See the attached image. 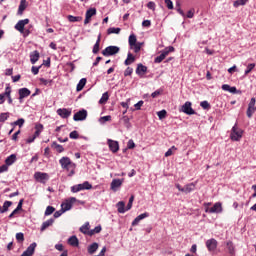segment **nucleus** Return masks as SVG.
<instances>
[{"label":"nucleus","instance_id":"nucleus-56","mask_svg":"<svg viewBox=\"0 0 256 256\" xmlns=\"http://www.w3.org/2000/svg\"><path fill=\"white\" fill-rule=\"evenodd\" d=\"M143 100H140L139 102H137L134 107L136 109V111H140L141 110V107H143Z\"/></svg>","mask_w":256,"mask_h":256},{"label":"nucleus","instance_id":"nucleus-16","mask_svg":"<svg viewBox=\"0 0 256 256\" xmlns=\"http://www.w3.org/2000/svg\"><path fill=\"white\" fill-rule=\"evenodd\" d=\"M18 93H19V101H23V99L31 95V90L28 88H21L19 89Z\"/></svg>","mask_w":256,"mask_h":256},{"label":"nucleus","instance_id":"nucleus-38","mask_svg":"<svg viewBox=\"0 0 256 256\" xmlns=\"http://www.w3.org/2000/svg\"><path fill=\"white\" fill-rule=\"evenodd\" d=\"M95 15H97V9L95 8H90L86 11V17H89L90 19Z\"/></svg>","mask_w":256,"mask_h":256},{"label":"nucleus","instance_id":"nucleus-54","mask_svg":"<svg viewBox=\"0 0 256 256\" xmlns=\"http://www.w3.org/2000/svg\"><path fill=\"white\" fill-rule=\"evenodd\" d=\"M69 137L70 139H79V133L74 130L69 134Z\"/></svg>","mask_w":256,"mask_h":256},{"label":"nucleus","instance_id":"nucleus-52","mask_svg":"<svg viewBox=\"0 0 256 256\" xmlns=\"http://www.w3.org/2000/svg\"><path fill=\"white\" fill-rule=\"evenodd\" d=\"M252 69H255V63H251L247 66V69L245 70V75H249Z\"/></svg>","mask_w":256,"mask_h":256},{"label":"nucleus","instance_id":"nucleus-40","mask_svg":"<svg viewBox=\"0 0 256 256\" xmlns=\"http://www.w3.org/2000/svg\"><path fill=\"white\" fill-rule=\"evenodd\" d=\"M227 249L230 255H235V246L233 245V242L231 241L227 242Z\"/></svg>","mask_w":256,"mask_h":256},{"label":"nucleus","instance_id":"nucleus-29","mask_svg":"<svg viewBox=\"0 0 256 256\" xmlns=\"http://www.w3.org/2000/svg\"><path fill=\"white\" fill-rule=\"evenodd\" d=\"M116 207L118 209V213H125L127 211V208H125V202L120 201L116 204Z\"/></svg>","mask_w":256,"mask_h":256},{"label":"nucleus","instance_id":"nucleus-32","mask_svg":"<svg viewBox=\"0 0 256 256\" xmlns=\"http://www.w3.org/2000/svg\"><path fill=\"white\" fill-rule=\"evenodd\" d=\"M80 231L84 235H89V233L91 232V230H89V222H86L84 225H82L80 227Z\"/></svg>","mask_w":256,"mask_h":256},{"label":"nucleus","instance_id":"nucleus-62","mask_svg":"<svg viewBox=\"0 0 256 256\" xmlns=\"http://www.w3.org/2000/svg\"><path fill=\"white\" fill-rule=\"evenodd\" d=\"M40 83H42V85H51V80L40 78Z\"/></svg>","mask_w":256,"mask_h":256},{"label":"nucleus","instance_id":"nucleus-19","mask_svg":"<svg viewBox=\"0 0 256 256\" xmlns=\"http://www.w3.org/2000/svg\"><path fill=\"white\" fill-rule=\"evenodd\" d=\"M210 213H223V205L221 202H216L213 207L210 208Z\"/></svg>","mask_w":256,"mask_h":256},{"label":"nucleus","instance_id":"nucleus-53","mask_svg":"<svg viewBox=\"0 0 256 256\" xmlns=\"http://www.w3.org/2000/svg\"><path fill=\"white\" fill-rule=\"evenodd\" d=\"M2 95H4V99H5V97H11V87H9V86H7L6 88H5V93H2Z\"/></svg>","mask_w":256,"mask_h":256},{"label":"nucleus","instance_id":"nucleus-51","mask_svg":"<svg viewBox=\"0 0 256 256\" xmlns=\"http://www.w3.org/2000/svg\"><path fill=\"white\" fill-rule=\"evenodd\" d=\"M16 240L19 241V243H22V241H25V236L23 233L19 232L16 234Z\"/></svg>","mask_w":256,"mask_h":256},{"label":"nucleus","instance_id":"nucleus-9","mask_svg":"<svg viewBox=\"0 0 256 256\" xmlns=\"http://www.w3.org/2000/svg\"><path fill=\"white\" fill-rule=\"evenodd\" d=\"M43 131V126L42 124H36L35 126V133L33 136L29 137L26 140V143H33V141H35V139H37V137H39V135H41V132Z\"/></svg>","mask_w":256,"mask_h":256},{"label":"nucleus","instance_id":"nucleus-47","mask_svg":"<svg viewBox=\"0 0 256 256\" xmlns=\"http://www.w3.org/2000/svg\"><path fill=\"white\" fill-rule=\"evenodd\" d=\"M157 116L160 120L165 119V117H167V110H161L157 112Z\"/></svg>","mask_w":256,"mask_h":256},{"label":"nucleus","instance_id":"nucleus-13","mask_svg":"<svg viewBox=\"0 0 256 256\" xmlns=\"http://www.w3.org/2000/svg\"><path fill=\"white\" fill-rule=\"evenodd\" d=\"M107 144L112 153H117V151H119V142L112 139H108Z\"/></svg>","mask_w":256,"mask_h":256},{"label":"nucleus","instance_id":"nucleus-28","mask_svg":"<svg viewBox=\"0 0 256 256\" xmlns=\"http://www.w3.org/2000/svg\"><path fill=\"white\" fill-rule=\"evenodd\" d=\"M68 243L69 245H71L72 247H77L79 245V239L77 238V236H71L68 239Z\"/></svg>","mask_w":256,"mask_h":256},{"label":"nucleus","instance_id":"nucleus-64","mask_svg":"<svg viewBox=\"0 0 256 256\" xmlns=\"http://www.w3.org/2000/svg\"><path fill=\"white\" fill-rule=\"evenodd\" d=\"M142 27H151V20H144L142 22Z\"/></svg>","mask_w":256,"mask_h":256},{"label":"nucleus","instance_id":"nucleus-6","mask_svg":"<svg viewBox=\"0 0 256 256\" xmlns=\"http://www.w3.org/2000/svg\"><path fill=\"white\" fill-rule=\"evenodd\" d=\"M119 51L120 48L118 46H108L102 51V55H104V57H111L112 55H117Z\"/></svg>","mask_w":256,"mask_h":256},{"label":"nucleus","instance_id":"nucleus-8","mask_svg":"<svg viewBox=\"0 0 256 256\" xmlns=\"http://www.w3.org/2000/svg\"><path fill=\"white\" fill-rule=\"evenodd\" d=\"M34 179L38 181V183H47L49 181V174L45 172H35Z\"/></svg>","mask_w":256,"mask_h":256},{"label":"nucleus","instance_id":"nucleus-45","mask_svg":"<svg viewBox=\"0 0 256 256\" xmlns=\"http://www.w3.org/2000/svg\"><path fill=\"white\" fill-rule=\"evenodd\" d=\"M12 125L22 127L23 125H25V119L19 118L17 121L13 122Z\"/></svg>","mask_w":256,"mask_h":256},{"label":"nucleus","instance_id":"nucleus-10","mask_svg":"<svg viewBox=\"0 0 256 256\" xmlns=\"http://www.w3.org/2000/svg\"><path fill=\"white\" fill-rule=\"evenodd\" d=\"M125 179H113L110 184V189L114 192L119 191L120 187L123 185Z\"/></svg>","mask_w":256,"mask_h":256},{"label":"nucleus","instance_id":"nucleus-61","mask_svg":"<svg viewBox=\"0 0 256 256\" xmlns=\"http://www.w3.org/2000/svg\"><path fill=\"white\" fill-rule=\"evenodd\" d=\"M128 149H135V142L133 140H129L127 143Z\"/></svg>","mask_w":256,"mask_h":256},{"label":"nucleus","instance_id":"nucleus-33","mask_svg":"<svg viewBox=\"0 0 256 256\" xmlns=\"http://www.w3.org/2000/svg\"><path fill=\"white\" fill-rule=\"evenodd\" d=\"M85 85H87V79L86 78H82L79 83L77 84L76 90L77 91H83V87H85Z\"/></svg>","mask_w":256,"mask_h":256},{"label":"nucleus","instance_id":"nucleus-57","mask_svg":"<svg viewBox=\"0 0 256 256\" xmlns=\"http://www.w3.org/2000/svg\"><path fill=\"white\" fill-rule=\"evenodd\" d=\"M63 213H65V212H64L63 209L61 208V210L56 211V212L54 213V218H55V219H59V217H61V216L63 215Z\"/></svg>","mask_w":256,"mask_h":256},{"label":"nucleus","instance_id":"nucleus-50","mask_svg":"<svg viewBox=\"0 0 256 256\" xmlns=\"http://www.w3.org/2000/svg\"><path fill=\"white\" fill-rule=\"evenodd\" d=\"M200 107H202V109H211V105L209 104L208 101H202L200 103Z\"/></svg>","mask_w":256,"mask_h":256},{"label":"nucleus","instance_id":"nucleus-63","mask_svg":"<svg viewBox=\"0 0 256 256\" xmlns=\"http://www.w3.org/2000/svg\"><path fill=\"white\" fill-rule=\"evenodd\" d=\"M165 4L168 9H173V1L165 0Z\"/></svg>","mask_w":256,"mask_h":256},{"label":"nucleus","instance_id":"nucleus-2","mask_svg":"<svg viewBox=\"0 0 256 256\" xmlns=\"http://www.w3.org/2000/svg\"><path fill=\"white\" fill-rule=\"evenodd\" d=\"M93 189V185H91V183H89V181H85L82 184H77L71 187V192L72 193H79V191H89Z\"/></svg>","mask_w":256,"mask_h":256},{"label":"nucleus","instance_id":"nucleus-37","mask_svg":"<svg viewBox=\"0 0 256 256\" xmlns=\"http://www.w3.org/2000/svg\"><path fill=\"white\" fill-rule=\"evenodd\" d=\"M100 231H102V227L101 225H98L94 229L90 230L89 236L93 237V235H97V233H99Z\"/></svg>","mask_w":256,"mask_h":256},{"label":"nucleus","instance_id":"nucleus-14","mask_svg":"<svg viewBox=\"0 0 256 256\" xmlns=\"http://www.w3.org/2000/svg\"><path fill=\"white\" fill-rule=\"evenodd\" d=\"M182 112L186 115H195V110L191 107V102H185V104L182 106Z\"/></svg>","mask_w":256,"mask_h":256},{"label":"nucleus","instance_id":"nucleus-21","mask_svg":"<svg viewBox=\"0 0 256 256\" xmlns=\"http://www.w3.org/2000/svg\"><path fill=\"white\" fill-rule=\"evenodd\" d=\"M53 223H55V220L53 218L48 219L47 221L42 223V226L40 228V231H45L46 229H48V227H51V225H53Z\"/></svg>","mask_w":256,"mask_h":256},{"label":"nucleus","instance_id":"nucleus-46","mask_svg":"<svg viewBox=\"0 0 256 256\" xmlns=\"http://www.w3.org/2000/svg\"><path fill=\"white\" fill-rule=\"evenodd\" d=\"M7 119H9V113H1L0 114V123H5V121H7Z\"/></svg>","mask_w":256,"mask_h":256},{"label":"nucleus","instance_id":"nucleus-5","mask_svg":"<svg viewBox=\"0 0 256 256\" xmlns=\"http://www.w3.org/2000/svg\"><path fill=\"white\" fill-rule=\"evenodd\" d=\"M173 51H175L173 46L166 47L164 50H162L161 54L155 58L154 63H161L163 60H165V57H167L169 53H173Z\"/></svg>","mask_w":256,"mask_h":256},{"label":"nucleus","instance_id":"nucleus-60","mask_svg":"<svg viewBox=\"0 0 256 256\" xmlns=\"http://www.w3.org/2000/svg\"><path fill=\"white\" fill-rule=\"evenodd\" d=\"M107 121H111V116H103L100 118V123H107Z\"/></svg>","mask_w":256,"mask_h":256},{"label":"nucleus","instance_id":"nucleus-30","mask_svg":"<svg viewBox=\"0 0 256 256\" xmlns=\"http://www.w3.org/2000/svg\"><path fill=\"white\" fill-rule=\"evenodd\" d=\"M61 207H62V211L65 213L66 211H71L73 206L68 200H66L61 204Z\"/></svg>","mask_w":256,"mask_h":256},{"label":"nucleus","instance_id":"nucleus-26","mask_svg":"<svg viewBox=\"0 0 256 256\" xmlns=\"http://www.w3.org/2000/svg\"><path fill=\"white\" fill-rule=\"evenodd\" d=\"M67 19L70 23H79V21H83V17L81 16L68 15Z\"/></svg>","mask_w":256,"mask_h":256},{"label":"nucleus","instance_id":"nucleus-49","mask_svg":"<svg viewBox=\"0 0 256 256\" xmlns=\"http://www.w3.org/2000/svg\"><path fill=\"white\" fill-rule=\"evenodd\" d=\"M133 75V68L127 67L126 70L124 71V77H129Z\"/></svg>","mask_w":256,"mask_h":256},{"label":"nucleus","instance_id":"nucleus-15","mask_svg":"<svg viewBox=\"0 0 256 256\" xmlns=\"http://www.w3.org/2000/svg\"><path fill=\"white\" fill-rule=\"evenodd\" d=\"M36 247H37V243L33 242L32 244H30L28 246L26 251H24L21 256H32L33 253H35V248Z\"/></svg>","mask_w":256,"mask_h":256},{"label":"nucleus","instance_id":"nucleus-22","mask_svg":"<svg viewBox=\"0 0 256 256\" xmlns=\"http://www.w3.org/2000/svg\"><path fill=\"white\" fill-rule=\"evenodd\" d=\"M27 0H21L19 7H18V15H23V11H25V9H27Z\"/></svg>","mask_w":256,"mask_h":256},{"label":"nucleus","instance_id":"nucleus-12","mask_svg":"<svg viewBox=\"0 0 256 256\" xmlns=\"http://www.w3.org/2000/svg\"><path fill=\"white\" fill-rule=\"evenodd\" d=\"M57 115L62 117V119H69V117H71V109L59 108L57 110Z\"/></svg>","mask_w":256,"mask_h":256},{"label":"nucleus","instance_id":"nucleus-43","mask_svg":"<svg viewBox=\"0 0 256 256\" xmlns=\"http://www.w3.org/2000/svg\"><path fill=\"white\" fill-rule=\"evenodd\" d=\"M143 43L141 42H136L131 49H134V53H139L141 51Z\"/></svg>","mask_w":256,"mask_h":256},{"label":"nucleus","instance_id":"nucleus-20","mask_svg":"<svg viewBox=\"0 0 256 256\" xmlns=\"http://www.w3.org/2000/svg\"><path fill=\"white\" fill-rule=\"evenodd\" d=\"M39 51L35 50L32 53H30V62L32 65H35L39 61Z\"/></svg>","mask_w":256,"mask_h":256},{"label":"nucleus","instance_id":"nucleus-34","mask_svg":"<svg viewBox=\"0 0 256 256\" xmlns=\"http://www.w3.org/2000/svg\"><path fill=\"white\" fill-rule=\"evenodd\" d=\"M107 101H109V93L105 92L104 94H102V97L100 98L99 103L100 105H105Z\"/></svg>","mask_w":256,"mask_h":256},{"label":"nucleus","instance_id":"nucleus-35","mask_svg":"<svg viewBox=\"0 0 256 256\" xmlns=\"http://www.w3.org/2000/svg\"><path fill=\"white\" fill-rule=\"evenodd\" d=\"M108 35H119V33H121V28H115V27H111L107 30Z\"/></svg>","mask_w":256,"mask_h":256},{"label":"nucleus","instance_id":"nucleus-42","mask_svg":"<svg viewBox=\"0 0 256 256\" xmlns=\"http://www.w3.org/2000/svg\"><path fill=\"white\" fill-rule=\"evenodd\" d=\"M52 147H54L58 153H63L65 151V148H63L60 144H57V142H53Z\"/></svg>","mask_w":256,"mask_h":256},{"label":"nucleus","instance_id":"nucleus-41","mask_svg":"<svg viewBox=\"0 0 256 256\" xmlns=\"http://www.w3.org/2000/svg\"><path fill=\"white\" fill-rule=\"evenodd\" d=\"M129 45L130 47H133L136 43H137V36H135L134 34H131L129 36Z\"/></svg>","mask_w":256,"mask_h":256},{"label":"nucleus","instance_id":"nucleus-1","mask_svg":"<svg viewBox=\"0 0 256 256\" xmlns=\"http://www.w3.org/2000/svg\"><path fill=\"white\" fill-rule=\"evenodd\" d=\"M25 25H29V19L26 18L24 20H19L17 24L15 25L16 31H19L24 37H28V35L31 33L29 30H25Z\"/></svg>","mask_w":256,"mask_h":256},{"label":"nucleus","instance_id":"nucleus-27","mask_svg":"<svg viewBox=\"0 0 256 256\" xmlns=\"http://www.w3.org/2000/svg\"><path fill=\"white\" fill-rule=\"evenodd\" d=\"M17 161V156L15 154H11L9 157L6 158L5 163L8 165H13Z\"/></svg>","mask_w":256,"mask_h":256},{"label":"nucleus","instance_id":"nucleus-48","mask_svg":"<svg viewBox=\"0 0 256 256\" xmlns=\"http://www.w3.org/2000/svg\"><path fill=\"white\" fill-rule=\"evenodd\" d=\"M173 151H177V147L172 146L171 148H169L165 153V157H171V155H173Z\"/></svg>","mask_w":256,"mask_h":256},{"label":"nucleus","instance_id":"nucleus-59","mask_svg":"<svg viewBox=\"0 0 256 256\" xmlns=\"http://www.w3.org/2000/svg\"><path fill=\"white\" fill-rule=\"evenodd\" d=\"M39 69H41V67L32 66L31 72L33 75H39Z\"/></svg>","mask_w":256,"mask_h":256},{"label":"nucleus","instance_id":"nucleus-24","mask_svg":"<svg viewBox=\"0 0 256 256\" xmlns=\"http://www.w3.org/2000/svg\"><path fill=\"white\" fill-rule=\"evenodd\" d=\"M146 73H147V66H144L143 64H138L136 68V74L145 75Z\"/></svg>","mask_w":256,"mask_h":256},{"label":"nucleus","instance_id":"nucleus-3","mask_svg":"<svg viewBox=\"0 0 256 256\" xmlns=\"http://www.w3.org/2000/svg\"><path fill=\"white\" fill-rule=\"evenodd\" d=\"M59 163L62 167V169H65L66 171H70V169H75L76 165L71 161V158L69 157H62L59 160Z\"/></svg>","mask_w":256,"mask_h":256},{"label":"nucleus","instance_id":"nucleus-31","mask_svg":"<svg viewBox=\"0 0 256 256\" xmlns=\"http://www.w3.org/2000/svg\"><path fill=\"white\" fill-rule=\"evenodd\" d=\"M100 43H101V34L98 35L97 41H96V43H95V45L93 47V50H92V52L95 55H97V53H99V45H100Z\"/></svg>","mask_w":256,"mask_h":256},{"label":"nucleus","instance_id":"nucleus-58","mask_svg":"<svg viewBox=\"0 0 256 256\" xmlns=\"http://www.w3.org/2000/svg\"><path fill=\"white\" fill-rule=\"evenodd\" d=\"M6 171H9V166L7 164L0 166V173H6Z\"/></svg>","mask_w":256,"mask_h":256},{"label":"nucleus","instance_id":"nucleus-18","mask_svg":"<svg viewBox=\"0 0 256 256\" xmlns=\"http://www.w3.org/2000/svg\"><path fill=\"white\" fill-rule=\"evenodd\" d=\"M206 247L208 251H215L217 249V240L209 239L206 241Z\"/></svg>","mask_w":256,"mask_h":256},{"label":"nucleus","instance_id":"nucleus-39","mask_svg":"<svg viewBox=\"0 0 256 256\" xmlns=\"http://www.w3.org/2000/svg\"><path fill=\"white\" fill-rule=\"evenodd\" d=\"M247 3H249V0H236L233 3L234 7H241V5H247Z\"/></svg>","mask_w":256,"mask_h":256},{"label":"nucleus","instance_id":"nucleus-17","mask_svg":"<svg viewBox=\"0 0 256 256\" xmlns=\"http://www.w3.org/2000/svg\"><path fill=\"white\" fill-rule=\"evenodd\" d=\"M147 217H149V213H147V212L138 215V216L132 221V227H136V225H139V222L143 221V219H147Z\"/></svg>","mask_w":256,"mask_h":256},{"label":"nucleus","instance_id":"nucleus-44","mask_svg":"<svg viewBox=\"0 0 256 256\" xmlns=\"http://www.w3.org/2000/svg\"><path fill=\"white\" fill-rule=\"evenodd\" d=\"M53 213H55V207L53 206H48L45 210V215L49 216V215H53Z\"/></svg>","mask_w":256,"mask_h":256},{"label":"nucleus","instance_id":"nucleus-23","mask_svg":"<svg viewBox=\"0 0 256 256\" xmlns=\"http://www.w3.org/2000/svg\"><path fill=\"white\" fill-rule=\"evenodd\" d=\"M191 191H195V183H189V184H186L184 187H183V191L182 193H191Z\"/></svg>","mask_w":256,"mask_h":256},{"label":"nucleus","instance_id":"nucleus-4","mask_svg":"<svg viewBox=\"0 0 256 256\" xmlns=\"http://www.w3.org/2000/svg\"><path fill=\"white\" fill-rule=\"evenodd\" d=\"M243 137V131L237 127V124H235L232 127L230 138L232 141H241V138Z\"/></svg>","mask_w":256,"mask_h":256},{"label":"nucleus","instance_id":"nucleus-7","mask_svg":"<svg viewBox=\"0 0 256 256\" xmlns=\"http://www.w3.org/2000/svg\"><path fill=\"white\" fill-rule=\"evenodd\" d=\"M255 103H256V99L255 98H251L249 104H248V108L246 111V115L248 119H251V117H253V114L256 113V107H255Z\"/></svg>","mask_w":256,"mask_h":256},{"label":"nucleus","instance_id":"nucleus-36","mask_svg":"<svg viewBox=\"0 0 256 256\" xmlns=\"http://www.w3.org/2000/svg\"><path fill=\"white\" fill-rule=\"evenodd\" d=\"M13 205V202L11 201H5L2 208V213H7L9 211V208Z\"/></svg>","mask_w":256,"mask_h":256},{"label":"nucleus","instance_id":"nucleus-25","mask_svg":"<svg viewBox=\"0 0 256 256\" xmlns=\"http://www.w3.org/2000/svg\"><path fill=\"white\" fill-rule=\"evenodd\" d=\"M97 249H99V244L97 242L92 243L90 246H88L89 255H93Z\"/></svg>","mask_w":256,"mask_h":256},{"label":"nucleus","instance_id":"nucleus-11","mask_svg":"<svg viewBox=\"0 0 256 256\" xmlns=\"http://www.w3.org/2000/svg\"><path fill=\"white\" fill-rule=\"evenodd\" d=\"M87 119V110L82 109L74 114L73 120L74 121H85Z\"/></svg>","mask_w":256,"mask_h":256},{"label":"nucleus","instance_id":"nucleus-55","mask_svg":"<svg viewBox=\"0 0 256 256\" xmlns=\"http://www.w3.org/2000/svg\"><path fill=\"white\" fill-rule=\"evenodd\" d=\"M161 93H163V89L156 90V91H154V92L151 94V97H152L153 99H155V97H159V95H161Z\"/></svg>","mask_w":256,"mask_h":256}]
</instances>
